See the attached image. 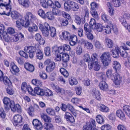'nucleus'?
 I'll list each match as a JSON object with an SVG mask.
<instances>
[{
  "instance_id": "obj_42",
  "label": "nucleus",
  "mask_w": 130,
  "mask_h": 130,
  "mask_svg": "<svg viewBox=\"0 0 130 130\" xmlns=\"http://www.w3.org/2000/svg\"><path fill=\"white\" fill-rule=\"evenodd\" d=\"M90 13L92 16L96 20L99 19L98 15L95 9H91Z\"/></svg>"
},
{
  "instance_id": "obj_12",
  "label": "nucleus",
  "mask_w": 130,
  "mask_h": 130,
  "mask_svg": "<svg viewBox=\"0 0 130 130\" xmlns=\"http://www.w3.org/2000/svg\"><path fill=\"white\" fill-rule=\"evenodd\" d=\"M0 81L3 82L5 84H7V82L10 84V80L8 78L5 76L3 72L0 70Z\"/></svg>"
},
{
  "instance_id": "obj_57",
  "label": "nucleus",
  "mask_w": 130,
  "mask_h": 130,
  "mask_svg": "<svg viewBox=\"0 0 130 130\" xmlns=\"http://www.w3.org/2000/svg\"><path fill=\"white\" fill-rule=\"evenodd\" d=\"M44 53L45 55L47 56L51 55L50 49L48 47H45L44 49Z\"/></svg>"
},
{
  "instance_id": "obj_48",
  "label": "nucleus",
  "mask_w": 130,
  "mask_h": 130,
  "mask_svg": "<svg viewBox=\"0 0 130 130\" xmlns=\"http://www.w3.org/2000/svg\"><path fill=\"white\" fill-rule=\"evenodd\" d=\"M64 9L65 10L67 11H69L71 9V5L70 3H68V2H66L64 4Z\"/></svg>"
},
{
  "instance_id": "obj_45",
  "label": "nucleus",
  "mask_w": 130,
  "mask_h": 130,
  "mask_svg": "<svg viewBox=\"0 0 130 130\" xmlns=\"http://www.w3.org/2000/svg\"><path fill=\"white\" fill-rule=\"evenodd\" d=\"M62 36L63 37V39L66 40H67L68 38L70 36V33L66 31L63 32H62Z\"/></svg>"
},
{
  "instance_id": "obj_49",
  "label": "nucleus",
  "mask_w": 130,
  "mask_h": 130,
  "mask_svg": "<svg viewBox=\"0 0 130 130\" xmlns=\"http://www.w3.org/2000/svg\"><path fill=\"white\" fill-rule=\"evenodd\" d=\"M34 110L32 106H29L27 112L28 114L31 116L32 117L34 115Z\"/></svg>"
},
{
  "instance_id": "obj_13",
  "label": "nucleus",
  "mask_w": 130,
  "mask_h": 130,
  "mask_svg": "<svg viewBox=\"0 0 130 130\" xmlns=\"http://www.w3.org/2000/svg\"><path fill=\"white\" fill-rule=\"evenodd\" d=\"M32 124L37 130H40L42 128L43 126L41 122L37 119L33 120Z\"/></svg>"
},
{
  "instance_id": "obj_23",
  "label": "nucleus",
  "mask_w": 130,
  "mask_h": 130,
  "mask_svg": "<svg viewBox=\"0 0 130 130\" xmlns=\"http://www.w3.org/2000/svg\"><path fill=\"white\" fill-rule=\"evenodd\" d=\"M11 72L13 75H16V65L13 62H11L10 63Z\"/></svg>"
},
{
  "instance_id": "obj_1",
  "label": "nucleus",
  "mask_w": 130,
  "mask_h": 130,
  "mask_svg": "<svg viewBox=\"0 0 130 130\" xmlns=\"http://www.w3.org/2000/svg\"><path fill=\"white\" fill-rule=\"evenodd\" d=\"M9 3L7 4L2 3L0 4V14L9 16L11 12V15L12 18L13 19H16V11H14L11 12V8L10 5V0H9Z\"/></svg>"
},
{
  "instance_id": "obj_47",
  "label": "nucleus",
  "mask_w": 130,
  "mask_h": 130,
  "mask_svg": "<svg viewBox=\"0 0 130 130\" xmlns=\"http://www.w3.org/2000/svg\"><path fill=\"white\" fill-rule=\"evenodd\" d=\"M51 31L50 35L52 37H54L56 36V29L53 27H51L50 28Z\"/></svg>"
},
{
  "instance_id": "obj_7",
  "label": "nucleus",
  "mask_w": 130,
  "mask_h": 130,
  "mask_svg": "<svg viewBox=\"0 0 130 130\" xmlns=\"http://www.w3.org/2000/svg\"><path fill=\"white\" fill-rule=\"evenodd\" d=\"M39 27L40 29L42 31L44 36L47 37L49 35L50 27L48 24L45 23L44 25L41 24H39Z\"/></svg>"
},
{
  "instance_id": "obj_31",
  "label": "nucleus",
  "mask_w": 130,
  "mask_h": 130,
  "mask_svg": "<svg viewBox=\"0 0 130 130\" xmlns=\"http://www.w3.org/2000/svg\"><path fill=\"white\" fill-rule=\"evenodd\" d=\"M123 109L126 114L130 117V106L125 105L123 106Z\"/></svg>"
},
{
  "instance_id": "obj_6",
  "label": "nucleus",
  "mask_w": 130,
  "mask_h": 130,
  "mask_svg": "<svg viewBox=\"0 0 130 130\" xmlns=\"http://www.w3.org/2000/svg\"><path fill=\"white\" fill-rule=\"evenodd\" d=\"M38 48L36 46H26L24 47V50L25 51L29 53V57L32 58L34 57Z\"/></svg>"
},
{
  "instance_id": "obj_16",
  "label": "nucleus",
  "mask_w": 130,
  "mask_h": 130,
  "mask_svg": "<svg viewBox=\"0 0 130 130\" xmlns=\"http://www.w3.org/2000/svg\"><path fill=\"white\" fill-rule=\"evenodd\" d=\"M18 1L20 5L26 8H28L30 5L29 0H18Z\"/></svg>"
},
{
  "instance_id": "obj_8",
  "label": "nucleus",
  "mask_w": 130,
  "mask_h": 130,
  "mask_svg": "<svg viewBox=\"0 0 130 130\" xmlns=\"http://www.w3.org/2000/svg\"><path fill=\"white\" fill-rule=\"evenodd\" d=\"M44 64L47 65L46 67V70L47 72H50L53 71L55 68V62L50 59L46 60L44 61Z\"/></svg>"
},
{
  "instance_id": "obj_54",
  "label": "nucleus",
  "mask_w": 130,
  "mask_h": 130,
  "mask_svg": "<svg viewBox=\"0 0 130 130\" xmlns=\"http://www.w3.org/2000/svg\"><path fill=\"white\" fill-rule=\"evenodd\" d=\"M87 124H89L93 128H96L95 121L92 119H91L89 121V122L87 123Z\"/></svg>"
},
{
  "instance_id": "obj_62",
  "label": "nucleus",
  "mask_w": 130,
  "mask_h": 130,
  "mask_svg": "<svg viewBox=\"0 0 130 130\" xmlns=\"http://www.w3.org/2000/svg\"><path fill=\"white\" fill-rule=\"evenodd\" d=\"M85 45L86 46L88 49H91L93 48V46L91 43L85 41Z\"/></svg>"
},
{
  "instance_id": "obj_38",
  "label": "nucleus",
  "mask_w": 130,
  "mask_h": 130,
  "mask_svg": "<svg viewBox=\"0 0 130 130\" xmlns=\"http://www.w3.org/2000/svg\"><path fill=\"white\" fill-rule=\"evenodd\" d=\"M52 12L53 14L55 15L60 16L61 15L63 11L59 10L54 8H53Z\"/></svg>"
},
{
  "instance_id": "obj_5",
  "label": "nucleus",
  "mask_w": 130,
  "mask_h": 130,
  "mask_svg": "<svg viewBox=\"0 0 130 130\" xmlns=\"http://www.w3.org/2000/svg\"><path fill=\"white\" fill-rule=\"evenodd\" d=\"M101 61L105 66H108L111 61V57L109 52L103 53L100 57Z\"/></svg>"
},
{
  "instance_id": "obj_60",
  "label": "nucleus",
  "mask_w": 130,
  "mask_h": 130,
  "mask_svg": "<svg viewBox=\"0 0 130 130\" xmlns=\"http://www.w3.org/2000/svg\"><path fill=\"white\" fill-rule=\"evenodd\" d=\"M112 70L111 69H109L106 72V74L107 77L110 78L111 79L112 77H113L112 75Z\"/></svg>"
},
{
  "instance_id": "obj_26",
  "label": "nucleus",
  "mask_w": 130,
  "mask_h": 130,
  "mask_svg": "<svg viewBox=\"0 0 130 130\" xmlns=\"http://www.w3.org/2000/svg\"><path fill=\"white\" fill-rule=\"evenodd\" d=\"M34 95L35 94L41 95H43V90L38 87L35 88L34 90Z\"/></svg>"
},
{
  "instance_id": "obj_21",
  "label": "nucleus",
  "mask_w": 130,
  "mask_h": 130,
  "mask_svg": "<svg viewBox=\"0 0 130 130\" xmlns=\"http://www.w3.org/2000/svg\"><path fill=\"white\" fill-rule=\"evenodd\" d=\"M112 63L113 69L116 72L119 71L121 68V66L120 63L116 61H113Z\"/></svg>"
},
{
  "instance_id": "obj_29",
  "label": "nucleus",
  "mask_w": 130,
  "mask_h": 130,
  "mask_svg": "<svg viewBox=\"0 0 130 130\" xmlns=\"http://www.w3.org/2000/svg\"><path fill=\"white\" fill-rule=\"evenodd\" d=\"M38 27L37 26L33 23L32 24V26H30L28 28V31L32 33L37 31Z\"/></svg>"
},
{
  "instance_id": "obj_17",
  "label": "nucleus",
  "mask_w": 130,
  "mask_h": 130,
  "mask_svg": "<svg viewBox=\"0 0 130 130\" xmlns=\"http://www.w3.org/2000/svg\"><path fill=\"white\" fill-rule=\"evenodd\" d=\"M115 47V50H112L111 52H112V56L114 58H117L118 57L121 49L117 46H116Z\"/></svg>"
},
{
  "instance_id": "obj_58",
  "label": "nucleus",
  "mask_w": 130,
  "mask_h": 130,
  "mask_svg": "<svg viewBox=\"0 0 130 130\" xmlns=\"http://www.w3.org/2000/svg\"><path fill=\"white\" fill-rule=\"evenodd\" d=\"M53 126V125L51 123H45L43 126L44 128L47 130L52 128Z\"/></svg>"
},
{
  "instance_id": "obj_33",
  "label": "nucleus",
  "mask_w": 130,
  "mask_h": 130,
  "mask_svg": "<svg viewBox=\"0 0 130 130\" xmlns=\"http://www.w3.org/2000/svg\"><path fill=\"white\" fill-rule=\"evenodd\" d=\"M99 110L101 111L107 112L109 111V108L103 104H101L99 106Z\"/></svg>"
},
{
  "instance_id": "obj_30",
  "label": "nucleus",
  "mask_w": 130,
  "mask_h": 130,
  "mask_svg": "<svg viewBox=\"0 0 130 130\" xmlns=\"http://www.w3.org/2000/svg\"><path fill=\"white\" fill-rule=\"evenodd\" d=\"M36 52V56L37 58L40 60L42 59L43 58V52L39 48Z\"/></svg>"
},
{
  "instance_id": "obj_55",
  "label": "nucleus",
  "mask_w": 130,
  "mask_h": 130,
  "mask_svg": "<svg viewBox=\"0 0 130 130\" xmlns=\"http://www.w3.org/2000/svg\"><path fill=\"white\" fill-rule=\"evenodd\" d=\"M45 18H47L50 20H52L54 18V16L51 12H47L45 14Z\"/></svg>"
},
{
  "instance_id": "obj_43",
  "label": "nucleus",
  "mask_w": 130,
  "mask_h": 130,
  "mask_svg": "<svg viewBox=\"0 0 130 130\" xmlns=\"http://www.w3.org/2000/svg\"><path fill=\"white\" fill-rule=\"evenodd\" d=\"M103 26H102V25L100 24H97L95 26V27L94 29H96L98 32H101L103 31Z\"/></svg>"
},
{
  "instance_id": "obj_9",
  "label": "nucleus",
  "mask_w": 130,
  "mask_h": 130,
  "mask_svg": "<svg viewBox=\"0 0 130 130\" xmlns=\"http://www.w3.org/2000/svg\"><path fill=\"white\" fill-rule=\"evenodd\" d=\"M130 18V14L127 13L124 14L123 16L120 18V21L126 28H127V26L128 25L126 23V19H129Z\"/></svg>"
},
{
  "instance_id": "obj_34",
  "label": "nucleus",
  "mask_w": 130,
  "mask_h": 130,
  "mask_svg": "<svg viewBox=\"0 0 130 130\" xmlns=\"http://www.w3.org/2000/svg\"><path fill=\"white\" fill-rule=\"evenodd\" d=\"M67 108L72 112L75 116H76L77 110L74 108L70 104H68Z\"/></svg>"
},
{
  "instance_id": "obj_64",
  "label": "nucleus",
  "mask_w": 130,
  "mask_h": 130,
  "mask_svg": "<svg viewBox=\"0 0 130 130\" xmlns=\"http://www.w3.org/2000/svg\"><path fill=\"white\" fill-rule=\"evenodd\" d=\"M110 128V125L108 124H106L103 125L101 127V130H108Z\"/></svg>"
},
{
  "instance_id": "obj_56",
  "label": "nucleus",
  "mask_w": 130,
  "mask_h": 130,
  "mask_svg": "<svg viewBox=\"0 0 130 130\" xmlns=\"http://www.w3.org/2000/svg\"><path fill=\"white\" fill-rule=\"evenodd\" d=\"M6 116V114L4 110L2 107L0 108V116L3 119L5 118Z\"/></svg>"
},
{
  "instance_id": "obj_28",
  "label": "nucleus",
  "mask_w": 130,
  "mask_h": 130,
  "mask_svg": "<svg viewBox=\"0 0 130 130\" xmlns=\"http://www.w3.org/2000/svg\"><path fill=\"white\" fill-rule=\"evenodd\" d=\"M111 27L110 25H106L103 27V31L106 34H109L111 32Z\"/></svg>"
},
{
  "instance_id": "obj_14",
  "label": "nucleus",
  "mask_w": 130,
  "mask_h": 130,
  "mask_svg": "<svg viewBox=\"0 0 130 130\" xmlns=\"http://www.w3.org/2000/svg\"><path fill=\"white\" fill-rule=\"evenodd\" d=\"M69 55L66 53H64L62 54L61 59L63 61V65L64 67L67 66V62L69 60Z\"/></svg>"
},
{
  "instance_id": "obj_19",
  "label": "nucleus",
  "mask_w": 130,
  "mask_h": 130,
  "mask_svg": "<svg viewBox=\"0 0 130 130\" xmlns=\"http://www.w3.org/2000/svg\"><path fill=\"white\" fill-rule=\"evenodd\" d=\"M99 87L101 90L104 91H106L108 89V86L107 84L104 81H102L100 83Z\"/></svg>"
},
{
  "instance_id": "obj_52",
  "label": "nucleus",
  "mask_w": 130,
  "mask_h": 130,
  "mask_svg": "<svg viewBox=\"0 0 130 130\" xmlns=\"http://www.w3.org/2000/svg\"><path fill=\"white\" fill-rule=\"evenodd\" d=\"M38 14L40 17L43 18H45V14L44 11L42 9H40L38 11Z\"/></svg>"
},
{
  "instance_id": "obj_51",
  "label": "nucleus",
  "mask_w": 130,
  "mask_h": 130,
  "mask_svg": "<svg viewBox=\"0 0 130 130\" xmlns=\"http://www.w3.org/2000/svg\"><path fill=\"white\" fill-rule=\"evenodd\" d=\"M75 22L78 25H80L81 24V19L80 17L78 15H75L74 17Z\"/></svg>"
},
{
  "instance_id": "obj_15",
  "label": "nucleus",
  "mask_w": 130,
  "mask_h": 130,
  "mask_svg": "<svg viewBox=\"0 0 130 130\" xmlns=\"http://www.w3.org/2000/svg\"><path fill=\"white\" fill-rule=\"evenodd\" d=\"M92 93L93 97L97 100L99 101L101 100L102 98L99 91L95 88H93L92 91Z\"/></svg>"
},
{
  "instance_id": "obj_63",
  "label": "nucleus",
  "mask_w": 130,
  "mask_h": 130,
  "mask_svg": "<svg viewBox=\"0 0 130 130\" xmlns=\"http://www.w3.org/2000/svg\"><path fill=\"white\" fill-rule=\"evenodd\" d=\"M91 32L92 31L85 33V35L87 38L90 40H92L93 38V36Z\"/></svg>"
},
{
  "instance_id": "obj_46",
  "label": "nucleus",
  "mask_w": 130,
  "mask_h": 130,
  "mask_svg": "<svg viewBox=\"0 0 130 130\" xmlns=\"http://www.w3.org/2000/svg\"><path fill=\"white\" fill-rule=\"evenodd\" d=\"M84 28L85 31L86 32H91V28H92L90 27V26L87 23L85 24Z\"/></svg>"
},
{
  "instance_id": "obj_61",
  "label": "nucleus",
  "mask_w": 130,
  "mask_h": 130,
  "mask_svg": "<svg viewBox=\"0 0 130 130\" xmlns=\"http://www.w3.org/2000/svg\"><path fill=\"white\" fill-rule=\"evenodd\" d=\"M60 24L62 26H66L68 23V21L66 19H62L60 22Z\"/></svg>"
},
{
  "instance_id": "obj_59",
  "label": "nucleus",
  "mask_w": 130,
  "mask_h": 130,
  "mask_svg": "<svg viewBox=\"0 0 130 130\" xmlns=\"http://www.w3.org/2000/svg\"><path fill=\"white\" fill-rule=\"evenodd\" d=\"M56 92L57 93H60L62 94H64L65 93V91L64 89L59 87H57Z\"/></svg>"
},
{
  "instance_id": "obj_4",
  "label": "nucleus",
  "mask_w": 130,
  "mask_h": 130,
  "mask_svg": "<svg viewBox=\"0 0 130 130\" xmlns=\"http://www.w3.org/2000/svg\"><path fill=\"white\" fill-rule=\"evenodd\" d=\"M23 18L20 14L17 12V27L21 30L23 26L25 28H28V27L31 25V24L29 22V20H25L26 21L23 23Z\"/></svg>"
},
{
  "instance_id": "obj_24",
  "label": "nucleus",
  "mask_w": 130,
  "mask_h": 130,
  "mask_svg": "<svg viewBox=\"0 0 130 130\" xmlns=\"http://www.w3.org/2000/svg\"><path fill=\"white\" fill-rule=\"evenodd\" d=\"M69 3L71 5V9L74 11H77L79 9V6L76 3L73 1H70Z\"/></svg>"
},
{
  "instance_id": "obj_22",
  "label": "nucleus",
  "mask_w": 130,
  "mask_h": 130,
  "mask_svg": "<svg viewBox=\"0 0 130 130\" xmlns=\"http://www.w3.org/2000/svg\"><path fill=\"white\" fill-rule=\"evenodd\" d=\"M41 119L45 122H51V118L46 114L42 113L41 114Z\"/></svg>"
},
{
  "instance_id": "obj_32",
  "label": "nucleus",
  "mask_w": 130,
  "mask_h": 130,
  "mask_svg": "<svg viewBox=\"0 0 130 130\" xmlns=\"http://www.w3.org/2000/svg\"><path fill=\"white\" fill-rule=\"evenodd\" d=\"M116 115L121 120L125 119V115L122 111L121 110H118L116 112Z\"/></svg>"
},
{
  "instance_id": "obj_18",
  "label": "nucleus",
  "mask_w": 130,
  "mask_h": 130,
  "mask_svg": "<svg viewBox=\"0 0 130 130\" xmlns=\"http://www.w3.org/2000/svg\"><path fill=\"white\" fill-rule=\"evenodd\" d=\"M10 84L7 82V84L5 85L8 87L6 89V91L7 93L10 95H11L13 94L14 92L12 88V84L10 81ZM8 83H9L8 82Z\"/></svg>"
},
{
  "instance_id": "obj_25",
  "label": "nucleus",
  "mask_w": 130,
  "mask_h": 130,
  "mask_svg": "<svg viewBox=\"0 0 130 130\" xmlns=\"http://www.w3.org/2000/svg\"><path fill=\"white\" fill-rule=\"evenodd\" d=\"M24 67L27 70L31 72H33L34 70V66L28 63H25L24 64Z\"/></svg>"
},
{
  "instance_id": "obj_53",
  "label": "nucleus",
  "mask_w": 130,
  "mask_h": 130,
  "mask_svg": "<svg viewBox=\"0 0 130 130\" xmlns=\"http://www.w3.org/2000/svg\"><path fill=\"white\" fill-rule=\"evenodd\" d=\"M98 58V56L96 54H93L91 56V59L92 61L91 62H97Z\"/></svg>"
},
{
  "instance_id": "obj_41",
  "label": "nucleus",
  "mask_w": 130,
  "mask_h": 130,
  "mask_svg": "<svg viewBox=\"0 0 130 130\" xmlns=\"http://www.w3.org/2000/svg\"><path fill=\"white\" fill-rule=\"evenodd\" d=\"M31 82L33 85L37 86H41L42 84V82L41 81L36 79H32Z\"/></svg>"
},
{
  "instance_id": "obj_10",
  "label": "nucleus",
  "mask_w": 130,
  "mask_h": 130,
  "mask_svg": "<svg viewBox=\"0 0 130 130\" xmlns=\"http://www.w3.org/2000/svg\"><path fill=\"white\" fill-rule=\"evenodd\" d=\"M111 79L113 80L114 83L116 85H119L121 82V77L120 75L117 73L113 75V77Z\"/></svg>"
},
{
  "instance_id": "obj_35",
  "label": "nucleus",
  "mask_w": 130,
  "mask_h": 130,
  "mask_svg": "<svg viewBox=\"0 0 130 130\" xmlns=\"http://www.w3.org/2000/svg\"><path fill=\"white\" fill-rule=\"evenodd\" d=\"M69 83L70 85L72 86L77 84L78 82L76 78L73 77H71L69 78Z\"/></svg>"
},
{
  "instance_id": "obj_20",
  "label": "nucleus",
  "mask_w": 130,
  "mask_h": 130,
  "mask_svg": "<svg viewBox=\"0 0 130 130\" xmlns=\"http://www.w3.org/2000/svg\"><path fill=\"white\" fill-rule=\"evenodd\" d=\"M105 43L106 46L109 48H111L113 45L112 41L110 39L108 38L105 39Z\"/></svg>"
},
{
  "instance_id": "obj_11",
  "label": "nucleus",
  "mask_w": 130,
  "mask_h": 130,
  "mask_svg": "<svg viewBox=\"0 0 130 130\" xmlns=\"http://www.w3.org/2000/svg\"><path fill=\"white\" fill-rule=\"evenodd\" d=\"M88 67L89 69L93 68L95 71H98L100 69V67L98 64L97 62H91L90 61L88 62Z\"/></svg>"
},
{
  "instance_id": "obj_39",
  "label": "nucleus",
  "mask_w": 130,
  "mask_h": 130,
  "mask_svg": "<svg viewBox=\"0 0 130 130\" xmlns=\"http://www.w3.org/2000/svg\"><path fill=\"white\" fill-rule=\"evenodd\" d=\"M97 122L99 124H102L104 122L103 118L100 115H98L96 117Z\"/></svg>"
},
{
  "instance_id": "obj_44",
  "label": "nucleus",
  "mask_w": 130,
  "mask_h": 130,
  "mask_svg": "<svg viewBox=\"0 0 130 130\" xmlns=\"http://www.w3.org/2000/svg\"><path fill=\"white\" fill-rule=\"evenodd\" d=\"M90 27L92 28V29H94L95 27V26L97 24H96L95 20L93 18H91L90 22Z\"/></svg>"
},
{
  "instance_id": "obj_36",
  "label": "nucleus",
  "mask_w": 130,
  "mask_h": 130,
  "mask_svg": "<svg viewBox=\"0 0 130 130\" xmlns=\"http://www.w3.org/2000/svg\"><path fill=\"white\" fill-rule=\"evenodd\" d=\"M23 117L20 115H17V126L19 125H22L23 124L22 123Z\"/></svg>"
},
{
  "instance_id": "obj_37",
  "label": "nucleus",
  "mask_w": 130,
  "mask_h": 130,
  "mask_svg": "<svg viewBox=\"0 0 130 130\" xmlns=\"http://www.w3.org/2000/svg\"><path fill=\"white\" fill-rule=\"evenodd\" d=\"M46 111L47 113L49 115L51 116H54L55 114L54 110L51 108L48 107L46 108Z\"/></svg>"
},
{
  "instance_id": "obj_27",
  "label": "nucleus",
  "mask_w": 130,
  "mask_h": 130,
  "mask_svg": "<svg viewBox=\"0 0 130 130\" xmlns=\"http://www.w3.org/2000/svg\"><path fill=\"white\" fill-rule=\"evenodd\" d=\"M121 0H110V2L113 6L116 7H118L121 6Z\"/></svg>"
},
{
  "instance_id": "obj_2",
  "label": "nucleus",
  "mask_w": 130,
  "mask_h": 130,
  "mask_svg": "<svg viewBox=\"0 0 130 130\" xmlns=\"http://www.w3.org/2000/svg\"><path fill=\"white\" fill-rule=\"evenodd\" d=\"M5 27L4 25L0 24V39L2 40V37L4 40L7 42H15L16 41V36L12 35L10 37L7 32L4 31Z\"/></svg>"
},
{
  "instance_id": "obj_3",
  "label": "nucleus",
  "mask_w": 130,
  "mask_h": 130,
  "mask_svg": "<svg viewBox=\"0 0 130 130\" xmlns=\"http://www.w3.org/2000/svg\"><path fill=\"white\" fill-rule=\"evenodd\" d=\"M3 101L4 104V109L6 111L8 110L10 108L13 112H15L16 106L13 101L10 100L9 98L5 97Z\"/></svg>"
},
{
  "instance_id": "obj_50",
  "label": "nucleus",
  "mask_w": 130,
  "mask_h": 130,
  "mask_svg": "<svg viewBox=\"0 0 130 130\" xmlns=\"http://www.w3.org/2000/svg\"><path fill=\"white\" fill-rule=\"evenodd\" d=\"M94 129L89 124L87 123L83 126V130H94Z\"/></svg>"
},
{
  "instance_id": "obj_40",
  "label": "nucleus",
  "mask_w": 130,
  "mask_h": 130,
  "mask_svg": "<svg viewBox=\"0 0 130 130\" xmlns=\"http://www.w3.org/2000/svg\"><path fill=\"white\" fill-rule=\"evenodd\" d=\"M53 95L52 92L48 89L43 90V95L46 96H51Z\"/></svg>"
}]
</instances>
